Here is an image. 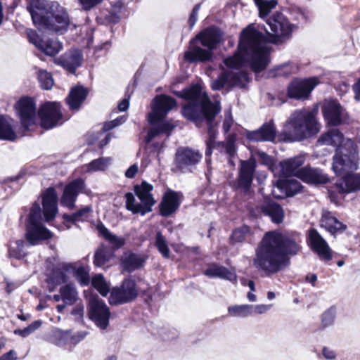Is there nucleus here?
Returning <instances> with one entry per match:
<instances>
[{
    "instance_id": "1",
    "label": "nucleus",
    "mask_w": 360,
    "mask_h": 360,
    "mask_svg": "<svg viewBox=\"0 0 360 360\" xmlns=\"http://www.w3.org/2000/svg\"><path fill=\"white\" fill-rule=\"evenodd\" d=\"M266 23L270 31L265 29L266 36L255 24H250L242 30L237 52L224 60L228 68L238 69L247 64L255 72H260L268 67L271 51L269 44H280L288 39L295 25L279 12L268 18Z\"/></svg>"
},
{
    "instance_id": "2",
    "label": "nucleus",
    "mask_w": 360,
    "mask_h": 360,
    "mask_svg": "<svg viewBox=\"0 0 360 360\" xmlns=\"http://www.w3.org/2000/svg\"><path fill=\"white\" fill-rule=\"evenodd\" d=\"M299 236H288L278 231L266 233L256 250L254 266L266 276L283 270L289 264L288 255H297L301 249Z\"/></svg>"
},
{
    "instance_id": "3",
    "label": "nucleus",
    "mask_w": 360,
    "mask_h": 360,
    "mask_svg": "<svg viewBox=\"0 0 360 360\" xmlns=\"http://www.w3.org/2000/svg\"><path fill=\"white\" fill-rule=\"evenodd\" d=\"M175 94L188 101V103L182 109V114L186 118L193 121L197 125L200 122H206L208 139L206 140L205 155L210 157L217 143L215 142L216 124L213 123V120L221 111L219 102L212 103L198 84L193 85L182 92H175Z\"/></svg>"
},
{
    "instance_id": "4",
    "label": "nucleus",
    "mask_w": 360,
    "mask_h": 360,
    "mask_svg": "<svg viewBox=\"0 0 360 360\" xmlns=\"http://www.w3.org/2000/svg\"><path fill=\"white\" fill-rule=\"evenodd\" d=\"M27 9L33 23L39 28L48 30L57 34H63L68 30L70 25L68 13L58 2L32 0Z\"/></svg>"
},
{
    "instance_id": "5",
    "label": "nucleus",
    "mask_w": 360,
    "mask_h": 360,
    "mask_svg": "<svg viewBox=\"0 0 360 360\" xmlns=\"http://www.w3.org/2000/svg\"><path fill=\"white\" fill-rule=\"evenodd\" d=\"M320 131L316 112L306 109L293 111L286 120L281 136L285 141H301L310 138Z\"/></svg>"
},
{
    "instance_id": "6",
    "label": "nucleus",
    "mask_w": 360,
    "mask_h": 360,
    "mask_svg": "<svg viewBox=\"0 0 360 360\" xmlns=\"http://www.w3.org/2000/svg\"><path fill=\"white\" fill-rule=\"evenodd\" d=\"M221 39L219 31L214 27L206 28L190 41L188 49L184 53L185 60L205 63L212 60L214 50Z\"/></svg>"
},
{
    "instance_id": "7",
    "label": "nucleus",
    "mask_w": 360,
    "mask_h": 360,
    "mask_svg": "<svg viewBox=\"0 0 360 360\" xmlns=\"http://www.w3.org/2000/svg\"><path fill=\"white\" fill-rule=\"evenodd\" d=\"M176 105L175 100L168 96H156L152 103V111L148 115V122L153 125L146 136V142L149 143L156 136L162 133H169L173 125L168 122H162L167 114Z\"/></svg>"
},
{
    "instance_id": "8",
    "label": "nucleus",
    "mask_w": 360,
    "mask_h": 360,
    "mask_svg": "<svg viewBox=\"0 0 360 360\" xmlns=\"http://www.w3.org/2000/svg\"><path fill=\"white\" fill-rule=\"evenodd\" d=\"M357 161L356 146L348 139L342 146L337 148L332 168L336 174L342 175L357 169Z\"/></svg>"
},
{
    "instance_id": "9",
    "label": "nucleus",
    "mask_w": 360,
    "mask_h": 360,
    "mask_svg": "<svg viewBox=\"0 0 360 360\" xmlns=\"http://www.w3.org/2000/svg\"><path fill=\"white\" fill-rule=\"evenodd\" d=\"M41 210L38 202H34L30 210L26 226V239L30 245H35L40 240L51 238L52 233L41 224Z\"/></svg>"
},
{
    "instance_id": "10",
    "label": "nucleus",
    "mask_w": 360,
    "mask_h": 360,
    "mask_svg": "<svg viewBox=\"0 0 360 360\" xmlns=\"http://www.w3.org/2000/svg\"><path fill=\"white\" fill-rule=\"evenodd\" d=\"M21 125L29 129L37 122V111L34 101L30 97L21 98L15 105Z\"/></svg>"
},
{
    "instance_id": "11",
    "label": "nucleus",
    "mask_w": 360,
    "mask_h": 360,
    "mask_svg": "<svg viewBox=\"0 0 360 360\" xmlns=\"http://www.w3.org/2000/svg\"><path fill=\"white\" fill-rule=\"evenodd\" d=\"M43 128L49 129L63 123L60 105L57 102H46L38 111Z\"/></svg>"
},
{
    "instance_id": "12",
    "label": "nucleus",
    "mask_w": 360,
    "mask_h": 360,
    "mask_svg": "<svg viewBox=\"0 0 360 360\" xmlns=\"http://www.w3.org/2000/svg\"><path fill=\"white\" fill-rule=\"evenodd\" d=\"M202 155L198 150L188 147H180L175 153L176 168L181 172H191L200 162Z\"/></svg>"
},
{
    "instance_id": "13",
    "label": "nucleus",
    "mask_w": 360,
    "mask_h": 360,
    "mask_svg": "<svg viewBox=\"0 0 360 360\" xmlns=\"http://www.w3.org/2000/svg\"><path fill=\"white\" fill-rule=\"evenodd\" d=\"M89 317L101 330H105L109 325L110 309L106 304L96 296H91L89 298Z\"/></svg>"
},
{
    "instance_id": "14",
    "label": "nucleus",
    "mask_w": 360,
    "mask_h": 360,
    "mask_svg": "<svg viewBox=\"0 0 360 360\" xmlns=\"http://www.w3.org/2000/svg\"><path fill=\"white\" fill-rule=\"evenodd\" d=\"M248 82V75L245 72L224 71L212 82V88L214 90H219L224 86L243 88Z\"/></svg>"
},
{
    "instance_id": "15",
    "label": "nucleus",
    "mask_w": 360,
    "mask_h": 360,
    "mask_svg": "<svg viewBox=\"0 0 360 360\" xmlns=\"http://www.w3.org/2000/svg\"><path fill=\"white\" fill-rule=\"evenodd\" d=\"M319 83V78L316 77L294 79L288 85V95L290 98L297 100L307 99L312 90Z\"/></svg>"
},
{
    "instance_id": "16",
    "label": "nucleus",
    "mask_w": 360,
    "mask_h": 360,
    "mask_svg": "<svg viewBox=\"0 0 360 360\" xmlns=\"http://www.w3.org/2000/svg\"><path fill=\"white\" fill-rule=\"evenodd\" d=\"M138 295L135 281L131 278L123 281L120 288H113L110 292L109 302L112 305L127 303L134 300Z\"/></svg>"
},
{
    "instance_id": "17",
    "label": "nucleus",
    "mask_w": 360,
    "mask_h": 360,
    "mask_svg": "<svg viewBox=\"0 0 360 360\" xmlns=\"http://www.w3.org/2000/svg\"><path fill=\"white\" fill-rule=\"evenodd\" d=\"M27 34L30 42L47 56H56L63 49V44L57 39H41L33 30H28Z\"/></svg>"
},
{
    "instance_id": "18",
    "label": "nucleus",
    "mask_w": 360,
    "mask_h": 360,
    "mask_svg": "<svg viewBox=\"0 0 360 360\" xmlns=\"http://www.w3.org/2000/svg\"><path fill=\"white\" fill-rule=\"evenodd\" d=\"M256 161L255 158H250L247 160L240 161V167L237 178L238 187L244 191H248L255 176Z\"/></svg>"
},
{
    "instance_id": "19",
    "label": "nucleus",
    "mask_w": 360,
    "mask_h": 360,
    "mask_svg": "<svg viewBox=\"0 0 360 360\" xmlns=\"http://www.w3.org/2000/svg\"><path fill=\"white\" fill-rule=\"evenodd\" d=\"M308 243L311 248L324 261L331 259L330 249L327 242L316 229H310L308 234Z\"/></svg>"
},
{
    "instance_id": "20",
    "label": "nucleus",
    "mask_w": 360,
    "mask_h": 360,
    "mask_svg": "<svg viewBox=\"0 0 360 360\" xmlns=\"http://www.w3.org/2000/svg\"><path fill=\"white\" fill-rule=\"evenodd\" d=\"M343 175L335 182L333 190L330 191V194L334 192L347 193L360 190V174L349 172L345 173Z\"/></svg>"
},
{
    "instance_id": "21",
    "label": "nucleus",
    "mask_w": 360,
    "mask_h": 360,
    "mask_svg": "<svg viewBox=\"0 0 360 360\" xmlns=\"http://www.w3.org/2000/svg\"><path fill=\"white\" fill-rule=\"evenodd\" d=\"M85 184L83 179H77L68 184L64 189L60 203L69 209L75 207V202L79 193L84 192Z\"/></svg>"
},
{
    "instance_id": "22",
    "label": "nucleus",
    "mask_w": 360,
    "mask_h": 360,
    "mask_svg": "<svg viewBox=\"0 0 360 360\" xmlns=\"http://www.w3.org/2000/svg\"><path fill=\"white\" fill-rule=\"evenodd\" d=\"M302 186L297 180H278L272 190V195L276 198L292 196L300 192Z\"/></svg>"
},
{
    "instance_id": "23",
    "label": "nucleus",
    "mask_w": 360,
    "mask_h": 360,
    "mask_svg": "<svg viewBox=\"0 0 360 360\" xmlns=\"http://www.w3.org/2000/svg\"><path fill=\"white\" fill-rule=\"evenodd\" d=\"M276 130L273 120L264 123L259 129L246 131L245 137L251 141H273Z\"/></svg>"
},
{
    "instance_id": "24",
    "label": "nucleus",
    "mask_w": 360,
    "mask_h": 360,
    "mask_svg": "<svg viewBox=\"0 0 360 360\" xmlns=\"http://www.w3.org/2000/svg\"><path fill=\"white\" fill-rule=\"evenodd\" d=\"M344 110L340 104L335 100L326 101L323 107V114L327 123L337 126L342 122Z\"/></svg>"
},
{
    "instance_id": "25",
    "label": "nucleus",
    "mask_w": 360,
    "mask_h": 360,
    "mask_svg": "<svg viewBox=\"0 0 360 360\" xmlns=\"http://www.w3.org/2000/svg\"><path fill=\"white\" fill-rule=\"evenodd\" d=\"M58 195L53 188H47L42 195L43 213L46 221L55 218L58 212Z\"/></svg>"
},
{
    "instance_id": "26",
    "label": "nucleus",
    "mask_w": 360,
    "mask_h": 360,
    "mask_svg": "<svg viewBox=\"0 0 360 360\" xmlns=\"http://www.w3.org/2000/svg\"><path fill=\"white\" fill-rule=\"evenodd\" d=\"M180 200V193L171 190L166 192L160 204V214L165 217L170 216L178 210Z\"/></svg>"
},
{
    "instance_id": "27",
    "label": "nucleus",
    "mask_w": 360,
    "mask_h": 360,
    "mask_svg": "<svg viewBox=\"0 0 360 360\" xmlns=\"http://www.w3.org/2000/svg\"><path fill=\"white\" fill-rule=\"evenodd\" d=\"M305 160L306 155L301 153L281 161L280 165L282 174L287 176H296L298 178V174L302 169V166Z\"/></svg>"
},
{
    "instance_id": "28",
    "label": "nucleus",
    "mask_w": 360,
    "mask_h": 360,
    "mask_svg": "<svg viewBox=\"0 0 360 360\" xmlns=\"http://www.w3.org/2000/svg\"><path fill=\"white\" fill-rule=\"evenodd\" d=\"M82 53L80 51L74 49L66 52L56 60L58 65H61L65 70L74 73L82 62Z\"/></svg>"
},
{
    "instance_id": "29",
    "label": "nucleus",
    "mask_w": 360,
    "mask_h": 360,
    "mask_svg": "<svg viewBox=\"0 0 360 360\" xmlns=\"http://www.w3.org/2000/svg\"><path fill=\"white\" fill-rule=\"evenodd\" d=\"M236 139V134H230L224 141H219L215 146L217 150L227 155L229 163L232 166L235 165L233 159L237 155Z\"/></svg>"
},
{
    "instance_id": "30",
    "label": "nucleus",
    "mask_w": 360,
    "mask_h": 360,
    "mask_svg": "<svg viewBox=\"0 0 360 360\" xmlns=\"http://www.w3.org/2000/svg\"><path fill=\"white\" fill-rule=\"evenodd\" d=\"M298 178L311 184H326L328 181L327 175L324 174L321 170L307 167H302L298 174Z\"/></svg>"
},
{
    "instance_id": "31",
    "label": "nucleus",
    "mask_w": 360,
    "mask_h": 360,
    "mask_svg": "<svg viewBox=\"0 0 360 360\" xmlns=\"http://www.w3.org/2000/svg\"><path fill=\"white\" fill-rule=\"evenodd\" d=\"M153 189V185L146 181H143L141 184H137L134 187L138 200L143 202L144 206L151 210L156 202L151 193Z\"/></svg>"
},
{
    "instance_id": "32",
    "label": "nucleus",
    "mask_w": 360,
    "mask_h": 360,
    "mask_svg": "<svg viewBox=\"0 0 360 360\" xmlns=\"http://www.w3.org/2000/svg\"><path fill=\"white\" fill-rule=\"evenodd\" d=\"M204 274L210 278L217 277L229 281L233 283L237 282V276L233 269H227L215 264L210 265L205 270Z\"/></svg>"
},
{
    "instance_id": "33",
    "label": "nucleus",
    "mask_w": 360,
    "mask_h": 360,
    "mask_svg": "<svg viewBox=\"0 0 360 360\" xmlns=\"http://www.w3.org/2000/svg\"><path fill=\"white\" fill-rule=\"evenodd\" d=\"M321 226L333 235L342 233L347 227L346 225L338 221L330 212H324L323 213Z\"/></svg>"
},
{
    "instance_id": "34",
    "label": "nucleus",
    "mask_w": 360,
    "mask_h": 360,
    "mask_svg": "<svg viewBox=\"0 0 360 360\" xmlns=\"http://www.w3.org/2000/svg\"><path fill=\"white\" fill-rule=\"evenodd\" d=\"M87 94V89L82 86H76L72 88L66 98L70 109L72 110H79L82 103L86 99Z\"/></svg>"
},
{
    "instance_id": "35",
    "label": "nucleus",
    "mask_w": 360,
    "mask_h": 360,
    "mask_svg": "<svg viewBox=\"0 0 360 360\" xmlns=\"http://www.w3.org/2000/svg\"><path fill=\"white\" fill-rule=\"evenodd\" d=\"M261 212L269 216L271 221L276 224H280L284 218V211L280 205L274 202H266L260 206Z\"/></svg>"
},
{
    "instance_id": "36",
    "label": "nucleus",
    "mask_w": 360,
    "mask_h": 360,
    "mask_svg": "<svg viewBox=\"0 0 360 360\" xmlns=\"http://www.w3.org/2000/svg\"><path fill=\"white\" fill-rule=\"evenodd\" d=\"M347 139H345L343 134L338 129H331L323 134L318 140L321 145L337 146H342Z\"/></svg>"
},
{
    "instance_id": "37",
    "label": "nucleus",
    "mask_w": 360,
    "mask_h": 360,
    "mask_svg": "<svg viewBox=\"0 0 360 360\" xmlns=\"http://www.w3.org/2000/svg\"><path fill=\"white\" fill-rule=\"evenodd\" d=\"M13 120L0 115V139L14 141L17 139V134L13 128Z\"/></svg>"
},
{
    "instance_id": "38",
    "label": "nucleus",
    "mask_w": 360,
    "mask_h": 360,
    "mask_svg": "<svg viewBox=\"0 0 360 360\" xmlns=\"http://www.w3.org/2000/svg\"><path fill=\"white\" fill-rule=\"evenodd\" d=\"M126 200V208L133 214H141L144 215L151 212V209H148L144 206L143 202L138 200L132 193H127L124 195Z\"/></svg>"
},
{
    "instance_id": "39",
    "label": "nucleus",
    "mask_w": 360,
    "mask_h": 360,
    "mask_svg": "<svg viewBox=\"0 0 360 360\" xmlns=\"http://www.w3.org/2000/svg\"><path fill=\"white\" fill-rule=\"evenodd\" d=\"M114 249L101 245L95 252L94 263L97 266H103L114 257Z\"/></svg>"
},
{
    "instance_id": "40",
    "label": "nucleus",
    "mask_w": 360,
    "mask_h": 360,
    "mask_svg": "<svg viewBox=\"0 0 360 360\" xmlns=\"http://www.w3.org/2000/svg\"><path fill=\"white\" fill-rule=\"evenodd\" d=\"M112 158L109 157H102L95 159L89 164L82 167L84 172L93 173L105 171L112 163Z\"/></svg>"
},
{
    "instance_id": "41",
    "label": "nucleus",
    "mask_w": 360,
    "mask_h": 360,
    "mask_svg": "<svg viewBox=\"0 0 360 360\" xmlns=\"http://www.w3.org/2000/svg\"><path fill=\"white\" fill-rule=\"evenodd\" d=\"M70 332L54 328L51 330L48 341L59 347H63L70 343Z\"/></svg>"
},
{
    "instance_id": "42",
    "label": "nucleus",
    "mask_w": 360,
    "mask_h": 360,
    "mask_svg": "<svg viewBox=\"0 0 360 360\" xmlns=\"http://www.w3.org/2000/svg\"><path fill=\"white\" fill-rule=\"evenodd\" d=\"M59 292L62 294L65 304L72 305L78 300V292L75 285L71 283L61 286Z\"/></svg>"
},
{
    "instance_id": "43",
    "label": "nucleus",
    "mask_w": 360,
    "mask_h": 360,
    "mask_svg": "<svg viewBox=\"0 0 360 360\" xmlns=\"http://www.w3.org/2000/svg\"><path fill=\"white\" fill-rule=\"evenodd\" d=\"M143 258L136 254L130 253L126 255L122 260L123 268L129 272H131L143 265Z\"/></svg>"
},
{
    "instance_id": "44",
    "label": "nucleus",
    "mask_w": 360,
    "mask_h": 360,
    "mask_svg": "<svg viewBox=\"0 0 360 360\" xmlns=\"http://www.w3.org/2000/svg\"><path fill=\"white\" fill-rule=\"evenodd\" d=\"M72 267L70 264H63L62 268L59 266L54 267L48 276V282L53 285H60L65 283L66 281V276L63 269L68 271Z\"/></svg>"
},
{
    "instance_id": "45",
    "label": "nucleus",
    "mask_w": 360,
    "mask_h": 360,
    "mask_svg": "<svg viewBox=\"0 0 360 360\" xmlns=\"http://www.w3.org/2000/svg\"><path fill=\"white\" fill-rule=\"evenodd\" d=\"M228 311L233 316L247 317L253 313V305L241 304L229 307Z\"/></svg>"
},
{
    "instance_id": "46",
    "label": "nucleus",
    "mask_w": 360,
    "mask_h": 360,
    "mask_svg": "<svg viewBox=\"0 0 360 360\" xmlns=\"http://www.w3.org/2000/svg\"><path fill=\"white\" fill-rule=\"evenodd\" d=\"M254 1L259 9V15L262 18L266 17L277 5L276 0H254Z\"/></svg>"
},
{
    "instance_id": "47",
    "label": "nucleus",
    "mask_w": 360,
    "mask_h": 360,
    "mask_svg": "<svg viewBox=\"0 0 360 360\" xmlns=\"http://www.w3.org/2000/svg\"><path fill=\"white\" fill-rule=\"evenodd\" d=\"M27 243L22 240H18L11 244L8 249V255L10 257L15 259H21L25 256V247Z\"/></svg>"
},
{
    "instance_id": "48",
    "label": "nucleus",
    "mask_w": 360,
    "mask_h": 360,
    "mask_svg": "<svg viewBox=\"0 0 360 360\" xmlns=\"http://www.w3.org/2000/svg\"><path fill=\"white\" fill-rule=\"evenodd\" d=\"M37 78L40 86L45 90H50L53 84V79L50 72L44 70H39L37 71Z\"/></svg>"
},
{
    "instance_id": "49",
    "label": "nucleus",
    "mask_w": 360,
    "mask_h": 360,
    "mask_svg": "<svg viewBox=\"0 0 360 360\" xmlns=\"http://www.w3.org/2000/svg\"><path fill=\"white\" fill-rule=\"evenodd\" d=\"M92 285L103 296H106L110 291V285L105 281L104 277L101 274H97L93 277L91 281Z\"/></svg>"
},
{
    "instance_id": "50",
    "label": "nucleus",
    "mask_w": 360,
    "mask_h": 360,
    "mask_svg": "<svg viewBox=\"0 0 360 360\" xmlns=\"http://www.w3.org/2000/svg\"><path fill=\"white\" fill-rule=\"evenodd\" d=\"M155 246L165 258L169 257L170 250L167 245V241L160 232H158L156 234Z\"/></svg>"
},
{
    "instance_id": "51",
    "label": "nucleus",
    "mask_w": 360,
    "mask_h": 360,
    "mask_svg": "<svg viewBox=\"0 0 360 360\" xmlns=\"http://www.w3.org/2000/svg\"><path fill=\"white\" fill-rule=\"evenodd\" d=\"M91 211L92 208L91 206H85L72 214L65 215L64 217L67 221L72 222L82 221L87 217L88 214Z\"/></svg>"
},
{
    "instance_id": "52",
    "label": "nucleus",
    "mask_w": 360,
    "mask_h": 360,
    "mask_svg": "<svg viewBox=\"0 0 360 360\" xmlns=\"http://www.w3.org/2000/svg\"><path fill=\"white\" fill-rule=\"evenodd\" d=\"M42 325L41 320H37L31 323L27 327L23 329H16L14 330V334L20 335L22 338H26L30 334L33 333L35 330L39 329Z\"/></svg>"
},
{
    "instance_id": "53",
    "label": "nucleus",
    "mask_w": 360,
    "mask_h": 360,
    "mask_svg": "<svg viewBox=\"0 0 360 360\" xmlns=\"http://www.w3.org/2000/svg\"><path fill=\"white\" fill-rule=\"evenodd\" d=\"M336 314V309L335 307H331L326 310L321 316V326L323 328H327L333 324Z\"/></svg>"
},
{
    "instance_id": "54",
    "label": "nucleus",
    "mask_w": 360,
    "mask_h": 360,
    "mask_svg": "<svg viewBox=\"0 0 360 360\" xmlns=\"http://www.w3.org/2000/svg\"><path fill=\"white\" fill-rule=\"evenodd\" d=\"M250 232V228L249 226L244 225L241 227L236 229L233 231L231 236V240L232 243H239L242 242L245 238V236Z\"/></svg>"
},
{
    "instance_id": "55",
    "label": "nucleus",
    "mask_w": 360,
    "mask_h": 360,
    "mask_svg": "<svg viewBox=\"0 0 360 360\" xmlns=\"http://www.w3.org/2000/svg\"><path fill=\"white\" fill-rule=\"evenodd\" d=\"M74 275L77 281L82 285H86L89 283L90 278L88 272L83 266H79L74 271Z\"/></svg>"
},
{
    "instance_id": "56",
    "label": "nucleus",
    "mask_w": 360,
    "mask_h": 360,
    "mask_svg": "<svg viewBox=\"0 0 360 360\" xmlns=\"http://www.w3.org/2000/svg\"><path fill=\"white\" fill-rule=\"evenodd\" d=\"M81 9L84 11H89L99 5L103 0H77Z\"/></svg>"
},
{
    "instance_id": "57",
    "label": "nucleus",
    "mask_w": 360,
    "mask_h": 360,
    "mask_svg": "<svg viewBox=\"0 0 360 360\" xmlns=\"http://www.w3.org/2000/svg\"><path fill=\"white\" fill-rule=\"evenodd\" d=\"M127 118L125 116H120L113 120L105 122L103 129L104 131H109L125 122Z\"/></svg>"
},
{
    "instance_id": "58",
    "label": "nucleus",
    "mask_w": 360,
    "mask_h": 360,
    "mask_svg": "<svg viewBox=\"0 0 360 360\" xmlns=\"http://www.w3.org/2000/svg\"><path fill=\"white\" fill-rule=\"evenodd\" d=\"M88 332L86 331H78L74 335L70 334V343L77 345L83 340L87 335Z\"/></svg>"
},
{
    "instance_id": "59",
    "label": "nucleus",
    "mask_w": 360,
    "mask_h": 360,
    "mask_svg": "<svg viewBox=\"0 0 360 360\" xmlns=\"http://www.w3.org/2000/svg\"><path fill=\"white\" fill-rule=\"evenodd\" d=\"M233 123V120L231 112L229 110L225 112V117L223 122V131L224 133H227L230 130Z\"/></svg>"
},
{
    "instance_id": "60",
    "label": "nucleus",
    "mask_w": 360,
    "mask_h": 360,
    "mask_svg": "<svg viewBox=\"0 0 360 360\" xmlns=\"http://www.w3.org/2000/svg\"><path fill=\"white\" fill-rule=\"evenodd\" d=\"M200 8V5L196 4L192 10V12L188 18V23L191 27L194 26V25L195 24V22L197 21Z\"/></svg>"
},
{
    "instance_id": "61",
    "label": "nucleus",
    "mask_w": 360,
    "mask_h": 360,
    "mask_svg": "<svg viewBox=\"0 0 360 360\" xmlns=\"http://www.w3.org/2000/svg\"><path fill=\"white\" fill-rule=\"evenodd\" d=\"M322 354L325 359L328 360L335 359L337 357V353L335 350L328 347H324L322 349Z\"/></svg>"
},
{
    "instance_id": "62",
    "label": "nucleus",
    "mask_w": 360,
    "mask_h": 360,
    "mask_svg": "<svg viewBox=\"0 0 360 360\" xmlns=\"http://www.w3.org/2000/svg\"><path fill=\"white\" fill-rule=\"evenodd\" d=\"M108 240L114 246L115 248H120L124 245V240L117 237L114 234H111Z\"/></svg>"
},
{
    "instance_id": "63",
    "label": "nucleus",
    "mask_w": 360,
    "mask_h": 360,
    "mask_svg": "<svg viewBox=\"0 0 360 360\" xmlns=\"http://www.w3.org/2000/svg\"><path fill=\"white\" fill-rule=\"evenodd\" d=\"M276 70L278 72V75H285L287 76L292 73L291 68L288 64H284L280 66H278L276 68Z\"/></svg>"
},
{
    "instance_id": "64",
    "label": "nucleus",
    "mask_w": 360,
    "mask_h": 360,
    "mask_svg": "<svg viewBox=\"0 0 360 360\" xmlns=\"http://www.w3.org/2000/svg\"><path fill=\"white\" fill-rule=\"evenodd\" d=\"M271 308V304H257L253 305V312L258 314H262L267 312Z\"/></svg>"
}]
</instances>
